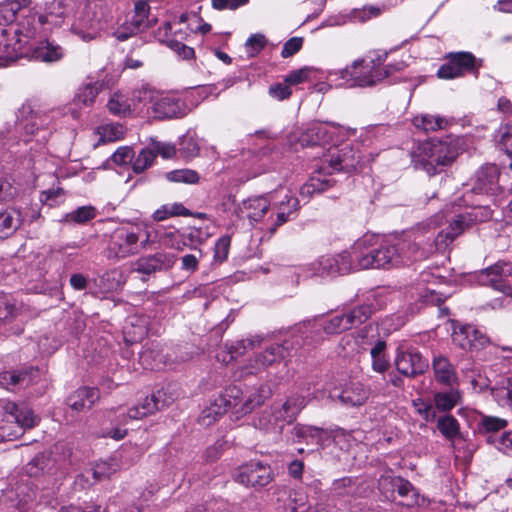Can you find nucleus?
<instances>
[{"instance_id": "nucleus-1", "label": "nucleus", "mask_w": 512, "mask_h": 512, "mask_svg": "<svg viewBox=\"0 0 512 512\" xmlns=\"http://www.w3.org/2000/svg\"><path fill=\"white\" fill-rule=\"evenodd\" d=\"M499 172L495 165H486L476 173V181L470 193L462 197L463 205L471 208L468 211L457 214L449 221V226L441 230L435 238V247L444 252L456 237L477 222H483L491 218L492 211L487 205L474 204L470 201L472 194L494 195L500 189L498 185Z\"/></svg>"}, {"instance_id": "nucleus-2", "label": "nucleus", "mask_w": 512, "mask_h": 512, "mask_svg": "<svg viewBox=\"0 0 512 512\" xmlns=\"http://www.w3.org/2000/svg\"><path fill=\"white\" fill-rule=\"evenodd\" d=\"M358 267L389 269L408 261L419 260L423 253L417 244L406 239L382 240L376 235H365L355 242Z\"/></svg>"}, {"instance_id": "nucleus-3", "label": "nucleus", "mask_w": 512, "mask_h": 512, "mask_svg": "<svg viewBox=\"0 0 512 512\" xmlns=\"http://www.w3.org/2000/svg\"><path fill=\"white\" fill-rule=\"evenodd\" d=\"M387 56V51H374L368 61L358 59L344 69L329 70L328 78L336 87L374 86L406 67L404 61L383 65Z\"/></svg>"}, {"instance_id": "nucleus-4", "label": "nucleus", "mask_w": 512, "mask_h": 512, "mask_svg": "<svg viewBox=\"0 0 512 512\" xmlns=\"http://www.w3.org/2000/svg\"><path fill=\"white\" fill-rule=\"evenodd\" d=\"M363 160V156L359 150V144L344 143L340 146L332 145L328 149V153L322 159V165L318 171V176H313L310 183L305 186L307 192L312 188L313 192H321L332 186L330 179H321L322 171L331 174L337 171L355 170Z\"/></svg>"}, {"instance_id": "nucleus-5", "label": "nucleus", "mask_w": 512, "mask_h": 512, "mask_svg": "<svg viewBox=\"0 0 512 512\" xmlns=\"http://www.w3.org/2000/svg\"><path fill=\"white\" fill-rule=\"evenodd\" d=\"M51 15H37L23 23L21 28H4L0 34V66H6L23 55V48L37 34L40 26L58 24Z\"/></svg>"}, {"instance_id": "nucleus-6", "label": "nucleus", "mask_w": 512, "mask_h": 512, "mask_svg": "<svg viewBox=\"0 0 512 512\" xmlns=\"http://www.w3.org/2000/svg\"><path fill=\"white\" fill-rule=\"evenodd\" d=\"M459 154L456 141L431 140L420 143L412 152V162L418 169L433 175L451 165Z\"/></svg>"}, {"instance_id": "nucleus-7", "label": "nucleus", "mask_w": 512, "mask_h": 512, "mask_svg": "<svg viewBox=\"0 0 512 512\" xmlns=\"http://www.w3.org/2000/svg\"><path fill=\"white\" fill-rule=\"evenodd\" d=\"M359 270L363 269L358 267L354 243L349 250L336 255H324L309 265L294 266L293 274L296 275L298 282L301 276L305 278L346 275Z\"/></svg>"}, {"instance_id": "nucleus-8", "label": "nucleus", "mask_w": 512, "mask_h": 512, "mask_svg": "<svg viewBox=\"0 0 512 512\" xmlns=\"http://www.w3.org/2000/svg\"><path fill=\"white\" fill-rule=\"evenodd\" d=\"M109 19V8L104 0H86L71 26V31L82 40L91 41L107 27Z\"/></svg>"}, {"instance_id": "nucleus-9", "label": "nucleus", "mask_w": 512, "mask_h": 512, "mask_svg": "<svg viewBox=\"0 0 512 512\" xmlns=\"http://www.w3.org/2000/svg\"><path fill=\"white\" fill-rule=\"evenodd\" d=\"M149 241V234L140 226L117 228L110 239L109 258H126L138 254Z\"/></svg>"}, {"instance_id": "nucleus-10", "label": "nucleus", "mask_w": 512, "mask_h": 512, "mask_svg": "<svg viewBox=\"0 0 512 512\" xmlns=\"http://www.w3.org/2000/svg\"><path fill=\"white\" fill-rule=\"evenodd\" d=\"M356 129L344 127L333 122L311 123L301 135L299 141L302 145L336 144L340 139L354 135Z\"/></svg>"}, {"instance_id": "nucleus-11", "label": "nucleus", "mask_w": 512, "mask_h": 512, "mask_svg": "<svg viewBox=\"0 0 512 512\" xmlns=\"http://www.w3.org/2000/svg\"><path fill=\"white\" fill-rule=\"evenodd\" d=\"M243 403V390L237 386L227 387L223 393L206 407L199 417L203 425H211L216 419L228 411L239 417V408Z\"/></svg>"}, {"instance_id": "nucleus-12", "label": "nucleus", "mask_w": 512, "mask_h": 512, "mask_svg": "<svg viewBox=\"0 0 512 512\" xmlns=\"http://www.w3.org/2000/svg\"><path fill=\"white\" fill-rule=\"evenodd\" d=\"M512 275V263L498 261L497 263L482 269L476 275V279L480 285L490 286L502 294L511 293V286L507 282V278Z\"/></svg>"}, {"instance_id": "nucleus-13", "label": "nucleus", "mask_w": 512, "mask_h": 512, "mask_svg": "<svg viewBox=\"0 0 512 512\" xmlns=\"http://www.w3.org/2000/svg\"><path fill=\"white\" fill-rule=\"evenodd\" d=\"M477 60L469 52L450 53L446 62L440 66L437 75L441 79H454L477 70Z\"/></svg>"}, {"instance_id": "nucleus-14", "label": "nucleus", "mask_w": 512, "mask_h": 512, "mask_svg": "<svg viewBox=\"0 0 512 512\" xmlns=\"http://www.w3.org/2000/svg\"><path fill=\"white\" fill-rule=\"evenodd\" d=\"M455 345L463 350H480L489 343L488 336L471 324L456 328L452 335Z\"/></svg>"}, {"instance_id": "nucleus-15", "label": "nucleus", "mask_w": 512, "mask_h": 512, "mask_svg": "<svg viewBox=\"0 0 512 512\" xmlns=\"http://www.w3.org/2000/svg\"><path fill=\"white\" fill-rule=\"evenodd\" d=\"M237 480L246 486L263 487L272 480L271 469L261 462H251L240 468Z\"/></svg>"}, {"instance_id": "nucleus-16", "label": "nucleus", "mask_w": 512, "mask_h": 512, "mask_svg": "<svg viewBox=\"0 0 512 512\" xmlns=\"http://www.w3.org/2000/svg\"><path fill=\"white\" fill-rule=\"evenodd\" d=\"M175 261L176 256L174 254L157 252L153 255L139 258L135 264V270L139 273L150 275L158 271L172 268Z\"/></svg>"}, {"instance_id": "nucleus-17", "label": "nucleus", "mask_w": 512, "mask_h": 512, "mask_svg": "<svg viewBox=\"0 0 512 512\" xmlns=\"http://www.w3.org/2000/svg\"><path fill=\"white\" fill-rule=\"evenodd\" d=\"M152 112L155 118L166 119L182 117L185 115L186 110L184 103L180 99L158 93V97L152 106Z\"/></svg>"}, {"instance_id": "nucleus-18", "label": "nucleus", "mask_w": 512, "mask_h": 512, "mask_svg": "<svg viewBox=\"0 0 512 512\" xmlns=\"http://www.w3.org/2000/svg\"><path fill=\"white\" fill-rule=\"evenodd\" d=\"M101 88L102 85L99 81H95L84 83L77 89L69 108L73 118H78L82 108L89 107L94 103Z\"/></svg>"}, {"instance_id": "nucleus-19", "label": "nucleus", "mask_w": 512, "mask_h": 512, "mask_svg": "<svg viewBox=\"0 0 512 512\" xmlns=\"http://www.w3.org/2000/svg\"><path fill=\"white\" fill-rule=\"evenodd\" d=\"M2 408L5 420L17 424L20 429L32 428L36 424L33 411L25 405H17L14 402L6 401Z\"/></svg>"}, {"instance_id": "nucleus-20", "label": "nucleus", "mask_w": 512, "mask_h": 512, "mask_svg": "<svg viewBox=\"0 0 512 512\" xmlns=\"http://www.w3.org/2000/svg\"><path fill=\"white\" fill-rule=\"evenodd\" d=\"M293 441L297 443L304 442L307 446H322L330 439L329 431L314 427L297 424L292 430Z\"/></svg>"}, {"instance_id": "nucleus-21", "label": "nucleus", "mask_w": 512, "mask_h": 512, "mask_svg": "<svg viewBox=\"0 0 512 512\" xmlns=\"http://www.w3.org/2000/svg\"><path fill=\"white\" fill-rule=\"evenodd\" d=\"M165 396L166 394L164 391L158 390L151 396L144 398L138 405L129 409L128 417L130 419H141L163 409L169 404L166 401Z\"/></svg>"}, {"instance_id": "nucleus-22", "label": "nucleus", "mask_w": 512, "mask_h": 512, "mask_svg": "<svg viewBox=\"0 0 512 512\" xmlns=\"http://www.w3.org/2000/svg\"><path fill=\"white\" fill-rule=\"evenodd\" d=\"M370 332H373L372 327H364L357 333V336L354 334L344 336L340 341L344 355L351 356L365 351L368 346H371L374 336L369 335Z\"/></svg>"}, {"instance_id": "nucleus-23", "label": "nucleus", "mask_w": 512, "mask_h": 512, "mask_svg": "<svg viewBox=\"0 0 512 512\" xmlns=\"http://www.w3.org/2000/svg\"><path fill=\"white\" fill-rule=\"evenodd\" d=\"M160 31H163L166 37L162 41L182 59L188 60L194 57V49L181 42V40L185 38L184 35H186V33L181 30H174L171 23H165L163 27L160 28Z\"/></svg>"}, {"instance_id": "nucleus-24", "label": "nucleus", "mask_w": 512, "mask_h": 512, "mask_svg": "<svg viewBox=\"0 0 512 512\" xmlns=\"http://www.w3.org/2000/svg\"><path fill=\"white\" fill-rule=\"evenodd\" d=\"M397 370L405 376L422 373L426 363L418 352H400L395 360Z\"/></svg>"}, {"instance_id": "nucleus-25", "label": "nucleus", "mask_w": 512, "mask_h": 512, "mask_svg": "<svg viewBox=\"0 0 512 512\" xmlns=\"http://www.w3.org/2000/svg\"><path fill=\"white\" fill-rule=\"evenodd\" d=\"M37 369L10 370L0 373V386L7 390H14L16 387L27 386L33 381Z\"/></svg>"}, {"instance_id": "nucleus-26", "label": "nucleus", "mask_w": 512, "mask_h": 512, "mask_svg": "<svg viewBox=\"0 0 512 512\" xmlns=\"http://www.w3.org/2000/svg\"><path fill=\"white\" fill-rule=\"evenodd\" d=\"M98 399V389L82 387L77 389L67 398V405L71 409L81 412L89 410Z\"/></svg>"}, {"instance_id": "nucleus-27", "label": "nucleus", "mask_w": 512, "mask_h": 512, "mask_svg": "<svg viewBox=\"0 0 512 512\" xmlns=\"http://www.w3.org/2000/svg\"><path fill=\"white\" fill-rule=\"evenodd\" d=\"M268 395L269 391L265 385L243 390V403L239 408V415L244 416L251 413L255 408L264 403Z\"/></svg>"}, {"instance_id": "nucleus-28", "label": "nucleus", "mask_w": 512, "mask_h": 512, "mask_svg": "<svg viewBox=\"0 0 512 512\" xmlns=\"http://www.w3.org/2000/svg\"><path fill=\"white\" fill-rule=\"evenodd\" d=\"M432 368L438 383L453 385L457 382V373L448 358L442 355L434 356Z\"/></svg>"}, {"instance_id": "nucleus-29", "label": "nucleus", "mask_w": 512, "mask_h": 512, "mask_svg": "<svg viewBox=\"0 0 512 512\" xmlns=\"http://www.w3.org/2000/svg\"><path fill=\"white\" fill-rule=\"evenodd\" d=\"M369 395L370 390L362 383L356 382L346 386L339 395V399L343 404L354 407L363 405Z\"/></svg>"}, {"instance_id": "nucleus-30", "label": "nucleus", "mask_w": 512, "mask_h": 512, "mask_svg": "<svg viewBox=\"0 0 512 512\" xmlns=\"http://www.w3.org/2000/svg\"><path fill=\"white\" fill-rule=\"evenodd\" d=\"M65 55V50L54 41L41 42L34 50V57L42 62L52 63L60 61Z\"/></svg>"}, {"instance_id": "nucleus-31", "label": "nucleus", "mask_w": 512, "mask_h": 512, "mask_svg": "<svg viewBox=\"0 0 512 512\" xmlns=\"http://www.w3.org/2000/svg\"><path fill=\"white\" fill-rule=\"evenodd\" d=\"M324 78V73L314 66H304L290 71V86L307 84L308 88L320 79Z\"/></svg>"}, {"instance_id": "nucleus-32", "label": "nucleus", "mask_w": 512, "mask_h": 512, "mask_svg": "<svg viewBox=\"0 0 512 512\" xmlns=\"http://www.w3.org/2000/svg\"><path fill=\"white\" fill-rule=\"evenodd\" d=\"M413 124L425 132H434L445 129L449 125V120L440 115L420 114L413 118Z\"/></svg>"}, {"instance_id": "nucleus-33", "label": "nucleus", "mask_w": 512, "mask_h": 512, "mask_svg": "<svg viewBox=\"0 0 512 512\" xmlns=\"http://www.w3.org/2000/svg\"><path fill=\"white\" fill-rule=\"evenodd\" d=\"M437 429L452 445H454L455 440L461 435L458 420L449 414L437 419Z\"/></svg>"}, {"instance_id": "nucleus-34", "label": "nucleus", "mask_w": 512, "mask_h": 512, "mask_svg": "<svg viewBox=\"0 0 512 512\" xmlns=\"http://www.w3.org/2000/svg\"><path fill=\"white\" fill-rule=\"evenodd\" d=\"M269 209V202L264 197H256L243 202L242 211H247V217L252 222L259 221Z\"/></svg>"}, {"instance_id": "nucleus-35", "label": "nucleus", "mask_w": 512, "mask_h": 512, "mask_svg": "<svg viewBox=\"0 0 512 512\" xmlns=\"http://www.w3.org/2000/svg\"><path fill=\"white\" fill-rule=\"evenodd\" d=\"M491 392L500 406L512 409V377L502 379Z\"/></svg>"}, {"instance_id": "nucleus-36", "label": "nucleus", "mask_w": 512, "mask_h": 512, "mask_svg": "<svg viewBox=\"0 0 512 512\" xmlns=\"http://www.w3.org/2000/svg\"><path fill=\"white\" fill-rule=\"evenodd\" d=\"M460 398L458 390L451 389L445 392H437L433 397L435 410L440 412L450 411L459 403Z\"/></svg>"}, {"instance_id": "nucleus-37", "label": "nucleus", "mask_w": 512, "mask_h": 512, "mask_svg": "<svg viewBox=\"0 0 512 512\" xmlns=\"http://www.w3.org/2000/svg\"><path fill=\"white\" fill-rule=\"evenodd\" d=\"M386 343L382 340H377L372 343L370 354L372 358V368L375 372L383 373L389 367V360L385 353Z\"/></svg>"}, {"instance_id": "nucleus-38", "label": "nucleus", "mask_w": 512, "mask_h": 512, "mask_svg": "<svg viewBox=\"0 0 512 512\" xmlns=\"http://www.w3.org/2000/svg\"><path fill=\"white\" fill-rule=\"evenodd\" d=\"M158 91L150 87L149 85H143L140 88L134 89L130 96V102H132L133 109L138 108L147 104L154 105L156 98L158 97Z\"/></svg>"}, {"instance_id": "nucleus-39", "label": "nucleus", "mask_w": 512, "mask_h": 512, "mask_svg": "<svg viewBox=\"0 0 512 512\" xmlns=\"http://www.w3.org/2000/svg\"><path fill=\"white\" fill-rule=\"evenodd\" d=\"M20 215L16 211L0 213V238L4 239L12 235L20 226Z\"/></svg>"}, {"instance_id": "nucleus-40", "label": "nucleus", "mask_w": 512, "mask_h": 512, "mask_svg": "<svg viewBox=\"0 0 512 512\" xmlns=\"http://www.w3.org/2000/svg\"><path fill=\"white\" fill-rule=\"evenodd\" d=\"M192 213L181 203H167L158 208L152 215L155 221H164L175 216H190Z\"/></svg>"}, {"instance_id": "nucleus-41", "label": "nucleus", "mask_w": 512, "mask_h": 512, "mask_svg": "<svg viewBox=\"0 0 512 512\" xmlns=\"http://www.w3.org/2000/svg\"><path fill=\"white\" fill-rule=\"evenodd\" d=\"M387 484H391L393 489L402 497H407L410 494L412 497L417 495L413 485L401 477L382 476L379 480V486L384 488Z\"/></svg>"}, {"instance_id": "nucleus-42", "label": "nucleus", "mask_w": 512, "mask_h": 512, "mask_svg": "<svg viewBox=\"0 0 512 512\" xmlns=\"http://www.w3.org/2000/svg\"><path fill=\"white\" fill-rule=\"evenodd\" d=\"M99 142H115L122 139L125 135L124 127L119 123L103 124L97 128Z\"/></svg>"}, {"instance_id": "nucleus-43", "label": "nucleus", "mask_w": 512, "mask_h": 512, "mask_svg": "<svg viewBox=\"0 0 512 512\" xmlns=\"http://www.w3.org/2000/svg\"><path fill=\"white\" fill-rule=\"evenodd\" d=\"M95 207L81 206L64 216V222L69 224H85L96 217Z\"/></svg>"}, {"instance_id": "nucleus-44", "label": "nucleus", "mask_w": 512, "mask_h": 512, "mask_svg": "<svg viewBox=\"0 0 512 512\" xmlns=\"http://www.w3.org/2000/svg\"><path fill=\"white\" fill-rule=\"evenodd\" d=\"M344 314L346 316L349 329H351L367 321L372 314V308L370 305L363 304L344 312Z\"/></svg>"}, {"instance_id": "nucleus-45", "label": "nucleus", "mask_w": 512, "mask_h": 512, "mask_svg": "<svg viewBox=\"0 0 512 512\" xmlns=\"http://www.w3.org/2000/svg\"><path fill=\"white\" fill-rule=\"evenodd\" d=\"M150 6L147 1L139 0L134 6V15L129 22L140 31L149 26Z\"/></svg>"}, {"instance_id": "nucleus-46", "label": "nucleus", "mask_w": 512, "mask_h": 512, "mask_svg": "<svg viewBox=\"0 0 512 512\" xmlns=\"http://www.w3.org/2000/svg\"><path fill=\"white\" fill-rule=\"evenodd\" d=\"M107 107L109 111L115 115L125 116L129 114L132 109V102L130 98L127 99L120 93H114L108 101Z\"/></svg>"}, {"instance_id": "nucleus-47", "label": "nucleus", "mask_w": 512, "mask_h": 512, "mask_svg": "<svg viewBox=\"0 0 512 512\" xmlns=\"http://www.w3.org/2000/svg\"><path fill=\"white\" fill-rule=\"evenodd\" d=\"M118 464L115 460L97 462L92 468L91 472L95 481H103L108 479L112 474L118 470Z\"/></svg>"}, {"instance_id": "nucleus-48", "label": "nucleus", "mask_w": 512, "mask_h": 512, "mask_svg": "<svg viewBox=\"0 0 512 512\" xmlns=\"http://www.w3.org/2000/svg\"><path fill=\"white\" fill-rule=\"evenodd\" d=\"M167 180L176 183L196 184L200 176L197 171L192 169H177L166 174Z\"/></svg>"}, {"instance_id": "nucleus-49", "label": "nucleus", "mask_w": 512, "mask_h": 512, "mask_svg": "<svg viewBox=\"0 0 512 512\" xmlns=\"http://www.w3.org/2000/svg\"><path fill=\"white\" fill-rule=\"evenodd\" d=\"M21 308L9 297H0V323H8L17 318Z\"/></svg>"}, {"instance_id": "nucleus-50", "label": "nucleus", "mask_w": 512, "mask_h": 512, "mask_svg": "<svg viewBox=\"0 0 512 512\" xmlns=\"http://www.w3.org/2000/svg\"><path fill=\"white\" fill-rule=\"evenodd\" d=\"M155 153L151 147L143 148L137 157L134 158L132 168L135 173H142L149 168L155 159Z\"/></svg>"}, {"instance_id": "nucleus-51", "label": "nucleus", "mask_w": 512, "mask_h": 512, "mask_svg": "<svg viewBox=\"0 0 512 512\" xmlns=\"http://www.w3.org/2000/svg\"><path fill=\"white\" fill-rule=\"evenodd\" d=\"M51 459L48 455L41 453L36 455L26 466V472L30 476H38L45 470L50 469Z\"/></svg>"}, {"instance_id": "nucleus-52", "label": "nucleus", "mask_w": 512, "mask_h": 512, "mask_svg": "<svg viewBox=\"0 0 512 512\" xmlns=\"http://www.w3.org/2000/svg\"><path fill=\"white\" fill-rule=\"evenodd\" d=\"M188 23V29L192 33L206 34L211 31V25L204 23L196 14H182L180 23Z\"/></svg>"}, {"instance_id": "nucleus-53", "label": "nucleus", "mask_w": 512, "mask_h": 512, "mask_svg": "<svg viewBox=\"0 0 512 512\" xmlns=\"http://www.w3.org/2000/svg\"><path fill=\"white\" fill-rule=\"evenodd\" d=\"M140 363L146 369H160L164 364L163 357L152 349H145L140 354Z\"/></svg>"}, {"instance_id": "nucleus-54", "label": "nucleus", "mask_w": 512, "mask_h": 512, "mask_svg": "<svg viewBox=\"0 0 512 512\" xmlns=\"http://www.w3.org/2000/svg\"><path fill=\"white\" fill-rule=\"evenodd\" d=\"M348 322L344 313L332 316L324 325L323 330L327 334H338L348 330Z\"/></svg>"}, {"instance_id": "nucleus-55", "label": "nucleus", "mask_w": 512, "mask_h": 512, "mask_svg": "<svg viewBox=\"0 0 512 512\" xmlns=\"http://www.w3.org/2000/svg\"><path fill=\"white\" fill-rule=\"evenodd\" d=\"M412 405L416 413L419 414L426 422L435 421L436 410L431 403L418 398L413 400Z\"/></svg>"}, {"instance_id": "nucleus-56", "label": "nucleus", "mask_w": 512, "mask_h": 512, "mask_svg": "<svg viewBox=\"0 0 512 512\" xmlns=\"http://www.w3.org/2000/svg\"><path fill=\"white\" fill-rule=\"evenodd\" d=\"M284 348L280 345H273L265 350V352L256 360L258 365H271L278 359L283 358Z\"/></svg>"}, {"instance_id": "nucleus-57", "label": "nucleus", "mask_w": 512, "mask_h": 512, "mask_svg": "<svg viewBox=\"0 0 512 512\" xmlns=\"http://www.w3.org/2000/svg\"><path fill=\"white\" fill-rule=\"evenodd\" d=\"M499 146L508 155L512 156V124H503L499 128Z\"/></svg>"}, {"instance_id": "nucleus-58", "label": "nucleus", "mask_w": 512, "mask_h": 512, "mask_svg": "<svg viewBox=\"0 0 512 512\" xmlns=\"http://www.w3.org/2000/svg\"><path fill=\"white\" fill-rule=\"evenodd\" d=\"M230 245L231 237L228 235H224L216 241L214 246V260L216 262L223 263L227 259Z\"/></svg>"}, {"instance_id": "nucleus-59", "label": "nucleus", "mask_w": 512, "mask_h": 512, "mask_svg": "<svg viewBox=\"0 0 512 512\" xmlns=\"http://www.w3.org/2000/svg\"><path fill=\"white\" fill-rule=\"evenodd\" d=\"M49 124L48 116L45 113H42L40 111L33 112L30 119L27 120L25 124V129L30 132L34 133L35 130L39 128H43Z\"/></svg>"}, {"instance_id": "nucleus-60", "label": "nucleus", "mask_w": 512, "mask_h": 512, "mask_svg": "<svg viewBox=\"0 0 512 512\" xmlns=\"http://www.w3.org/2000/svg\"><path fill=\"white\" fill-rule=\"evenodd\" d=\"M494 446L503 454L512 456V432H505L499 437L491 438Z\"/></svg>"}, {"instance_id": "nucleus-61", "label": "nucleus", "mask_w": 512, "mask_h": 512, "mask_svg": "<svg viewBox=\"0 0 512 512\" xmlns=\"http://www.w3.org/2000/svg\"><path fill=\"white\" fill-rule=\"evenodd\" d=\"M267 40L261 33L252 34L246 41L245 46L250 55L258 54L266 45Z\"/></svg>"}, {"instance_id": "nucleus-62", "label": "nucleus", "mask_w": 512, "mask_h": 512, "mask_svg": "<svg viewBox=\"0 0 512 512\" xmlns=\"http://www.w3.org/2000/svg\"><path fill=\"white\" fill-rule=\"evenodd\" d=\"M180 152L188 158H193L199 154L200 148L195 138L185 136L180 143Z\"/></svg>"}, {"instance_id": "nucleus-63", "label": "nucleus", "mask_w": 512, "mask_h": 512, "mask_svg": "<svg viewBox=\"0 0 512 512\" xmlns=\"http://www.w3.org/2000/svg\"><path fill=\"white\" fill-rule=\"evenodd\" d=\"M481 427L487 432H496L506 427L507 421L494 416H483Z\"/></svg>"}, {"instance_id": "nucleus-64", "label": "nucleus", "mask_w": 512, "mask_h": 512, "mask_svg": "<svg viewBox=\"0 0 512 512\" xmlns=\"http://www.w3.org/2000/svg\"><path fill=\"white\" fill-rule=\"evenodd\" d=\"M134 151L132 148L128 146H123L118 148L112 155L111 159L114 163L118 165H125L130 162L133 163L134 160Z\"/></svg>"}]
</instances>
